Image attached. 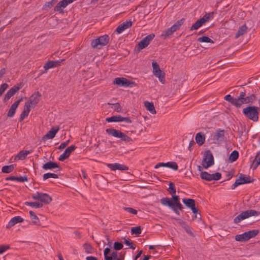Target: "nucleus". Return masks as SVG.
<instances>
[{"instance_id": "f257e3e1", "label": "nucleus", "mask_w": 260, "mask_h": 260, "mask_svg": "<svg viewBox=\"0 0 260 260\" xmlns=\"http://www.w3.org/2000/svg\"><path fill=\"white\" fill-rule=\"evenodd\" d=\"M160 202L162 205L171 209L177 215H180L179 210L182 211L184 208L178 196H172L170 199L163 198L160 199Z\"/></svg>"}, {"instance_id": "f03ea898", "label": "nucleus", "mask_w": 260, "mask_h": 260, "mask_svg": "<svg viewBox=\"0 0 260 260\" xmlns=\"http://www.w3.org/2000/svg\"><path fill=\"white\" fill-rule=\"evenodd\" d=\"M243 114L248 119L257 122L259 118V108L255 106H248L243 109Z\"/></svg>"}, {"instance_id": "7ed1b4c3", "label": "nucleus", "mask_w": 260, "mask_h": 260, "mask_svg": "<svg viewBox=\"0 0 260 260\" xmlns=\"http://www.w3.org/2000/svg\"><path fill=\"white\" fill-rule=\"evenodd\" d=\"M185 21L184 18H182L179 20H178L174 25H173L171 27L168 28L166 30L164 31L161 36L164 38V39H166L167 38H170L172 36L173 34L176 30H178L181 26L183 24Z\"/></svg>"}, {"instance_id": "20e7f679", "label": "nucleus", "mask_w": 260, "mask_h": 260, "mask_svg": "<svg viewBox=\"0 0 260 260\" xmlns=\"http://www.w3.org/2000/svg\"><path fill=\"white\" fill-rule=\"evenodd\" d=\"M260 215V212L255 210L250 209L242 212L234 219L235 223H238L241 220L247 219L251 216Z\"/></svg>"}, {"instance_id": "39448f33", "label": "nucleus", "mask_w": 260, "mask_h": 260, "mask_svg": "<svg viewBox=\"0 0 260 260\" xmlns=\"http://www.w3.org/2000/svg\"><path fill=\"white\" fill-rule=\"evenodd\" d=\"M255 99L256 96L254 94L246 96L245 90L241 91L238 96V108H241L244 104L252 103L255 100Z\"/></svg>"}, {"instance_id": "423d86ee", "label": "nucleus", "mask_w": 260, "mask_h": 260, "mask_svg": "<svg viewBox=\"0 0 260 260\" xmlns=\"http://www.w3.org/2000/svg\"><path fill=\"white\" fill-rule=\"evenodd\" d=\"M109 40V37L108 35H105L93 40L91 41V45L93 48L101 49L102 47L106 45Z\"/></svg>"}, {"instance_id": "0eeeda50", "label": "nucleus", "mask_w": 260, "mask_h": 260, "mask_svg": "<svg viewBox=\"0 0 260 260\" xmlns=\"http://www.w3.org/2000/svg\"><path fill=\"white\" fill-rule=\"evenodd\" d=\"M202 162L205 169H207L214 165V157L210 150L205 152Z\"/></svg>"}, {"instance_id": "6e6552de", "label": "nucleus", "mask_w": 260, "mask_h": 260, "mask_svg": "<svg viewBox=\"0 0 260 260\" xmlns=\"http://www.w3.org/2000/svg\"><path fill=\"white\" fill-rule=\"evenodd\" d=\"M253 181L254 179H251L249 176H246L243 174H240L239 178L237 179L235 182L232 185L231 188L234 189L240 185L251 183L253 182Z\"/></svg>"}, {"instance_id": "1a4fd4ad", "label": "nucleus", "mask_w": 260, "mask_h": 260, "mask_svg": "<svg viewBox=\"0 0 260 260\" xmlns=\"http://www.w3.org/2000/svg\"><path fill=\"white\" fill-rule=\"evenodd\" d=\"M31 198L35 200H38L45 204H49L52 200V198L47 193L37 192L33 194Z\"/></svg>"}, {"instance_id": "9d476101", "label": "nucleus", "mask_w": 260, "mask_h": 260, "mask_svg": "<svg viewBox=\"0 0 260 260\" xmlns=\"http://www.w3.org/2000/svg\"><path fill=\"white\" fill-rule=\"evenodd\" d=\"M152 66L153 68V74L157 78H158L159 80L162 83H165V74L160 69L158 64L155 61H153L152 63Z\"/></svg>"}, {"instance_id": "9b49d317", "label": "nucleus", "mask_w": 260, "mask_h": 260, "mask_svg": "<svg viewBox=\"0 0 260 260\" xmlns=\"http://www.w3.org/2000/svg\"><path fill=\"white\" fill-rule=\"evenodd\" d=\"M154 37L155 35L153 34H151L146 36L138 43L137 47V51L139 52L142 49L147 47Z\"/></svg>"}, {"instance_id": "f8f14e48", "label": "nucleus", "mask_w": 260, "mask_h": 260, "mask_svg": "<svg viewBox=\"0 0 260 260\" xmlns=\"http://www.w3.org/2000/svg\"><path fill=\"white\" fill-rule=\"evenodd\" d=\"M23 85L24 83L23 82H20L10 88L5 95L3 100L4 102L6 103L8 101L12 96L15 94V93L19 91L23 86Z\"/></svg>"}, {"instance_id": "ddd939ff", "label": "nucleus", "mask_w": 260, "mask_h": 260, "mask_svg": "<svg viewBox=\"0 0 260 260\" xmlns=\"http://www.w3.org/2000/svg\"><path fill=\"white\" fill-rule=\"evenodd\" d=\"M213 143L219 144L224 141V130L217 129L212 134Z\"/></svg>"}, {"instance_id": "4468645a", "label": "nucleus", "mask_w": 260, "mask_h": 260, "mask_svg": "<svg viewBox=\"0 0 260 260\" xmlns=\"http://www.w3.org/2000/svg\"><path fill=\"white\" fill-rule=\"evenodd\" d=\"M113 84H116L118 86L124 87H133L134 85H135L134 82L130 81L123 77L116 78L113 81Z\"/></svg>"}, {"instance_id": "2eb2a0df", "label": "nucleus", "mask_w": 260, "mask_h": 260, "mask_svg": "<svg viewBox=\"0 0 260 260\" xmlns=\"http://www.w3.org/2000/svg\"><path fill=\"white\" fill-rule=\"evenodd\" d=\"M182 202L184 205L189 208L193 213H198V209L196 207V201L192 199H183Z\"/></svg>"}, {"instance_id": "dca6fc26", "label": "nucleus", "mask_w": 260, "mask_h": 260, "mask_svg": "<svg viewBox=\"0 0 260 260\" xmlns=\"http://www.w3.org/2000/svg\"><path fill=\"white\" fill-rule=\"evenodd\" d=\"M59 130V126L52 127L51 129L42 137V140L43 141H45L48 139H52L54 138L56 134L58 132Z\"/></svg>"}, {"instance_id": "f3484780", "label": "nucleus", "mask_w": 260, "mask_h": 260, "mask_svg": "<svg viewBox=\"0 0 260 260\" xmlns=\"http://www.w3.org/2000/svg\"><path fill=\"white\" fill-rule=\"evenodd\" d=\"M41 96V95L39 91L36 92L30 96L29 100L25 103L35 107L39 102Z\"/></svg>"}, {"instance_id": "a211bd4d", "label": "nucleus", "mask_w": 260, "mask_h": 260, "mask_svg": "<svg viewBox=\"0 0 260 260\" xmlns=\"http://www.w3.org/2000/svg\"><path fill=\"white\" fill-rule=\"evenodd\" d=\"M76 147L75 145H72L68 147L64 152L59 157L58 160L60 161H63L67 159L71 153L75 150Z\"/></svg>"}, {"instance_id": "6ab92c4d", "label": "nucleus", "mask_w": 260, "mask_h": 260, "mask_svg": "<svg viewBox=\"0 0 260 260\" xmlns=\"http://www.w3.org/2000/svg\"><path fill=\"white\" fill-rule=\"evenodd\" d=\"M132 21L130 20L123 22L122 24L118 26L116 29L115 31L117 32V34L121 33L125 29L131 27L132 25Z\"/></svg>"}, {"instance_id": "aec40b11", "label": "nucleus", "mask_w": 260, "mask_h": 260, "mask_svg": "<svg viewBox=\"0 0 260 260\" xmlns=\"http://www.w3.org/2000/svg\"><path fill=\"white\" fill-rule=\"evenodd\" d=\"M22 101V98H20L18 100L15 102L11 106L10 109H9L8 114L7 116L9 117H12L14 116L16 110L17 108H18V106H19L20 103Z\"/></svg>"}, {"instance_id": "412c9836", "label": "nucleus", "mask_w": 260, "mask_h": 260, "mask_svg": "<svg viewBox=\"0 0 260 260\" xmlns=\"http://www.w3.org/2000/svg\"><path fill=\"white\" fill-rule=\"evenodd\" d=\"M107 166L109 168H110L113 171H115L116 170L126 171L128 170V167H127L126 166L121 165L118 163L108 164Z\"/></svg>"}, {"instance_id": "4be33fe9", "label": "nucleus", "mask_w": 260, "mask_h": 260, "mask_svg": "<svg viewBox=\"0 0 260 260\" xmlns=\"http://www.w3.org/2000/svg\"><path fill=\"white\" fill-rule=\"evenodd\" d=\"M64 59H61L60 61L56 60H50L46 62L44 66V68L45 70H47L49 69L53 68L54 67H58L60 66V62L63 61Z\"/></svg>"}, {"instance_id": "5701e85b", "label": "nucleus", "mask_w": 260, "mask_h": 260, "mask_svg": "<svg viewBox=\"0 0 260 260\" xmlns=\"http://www.w3.org/2000/svg\"><path fill=\"white\" fill-rule=\"evenodd\" d=\"M23 218L19 216H15L10 220V221L8 222V224L7 225L6 228L7 229H10L15 225L16 223L23 222Z\"/></svg>"}, {"instance_id": "b1692460", "label": "nucleus", "mask_w": 260, "mask_h": 260, "mask_svg": "<svg viewBox=\"0 0 260 260\" xmlns=\"http://www.w3.org/2000/svg\"><path fill=\"white\" fill-rule=\"evenodd\" d=\"M106 132L109 135H111L115 138L119 139H120L122 134V132L114 128H107L106 129Z\"/></svg>"}, {"instance_id": "393cba45", "label": "nucleus", "mask_w": 260, "mask_h": 260, "mask_svg": "<svg viewBox=\"0 0 260 260\" xmlns=\"http://www.w3.org/2000/svg\"><path fill=\"white\" fill-rule=\"evenodd\" d=\"M106 132L109 135H111L115 138L119 139H120L122 134V132L114 128H107L106 129Z\"/></svg>"}, {"instance_id": "a878e982", "label": "nucleus", "mask_w": 260, "mask_h": 260, "mask_svg": "<svg viewBox=\"0 0 260 260\" xmlns=\"http://www.w3.org/2000/svg\"><path fill=\"white\" fill-rule=\"evenodd\" d=\"M30 106L28 105V104L25 103L24 106V109L22 113L20 114V118H19V121H22L24 120V119L27 117L28 115V114L30 111Z\"/></svg>"}, {"instance_id": "bb28decb", "label": "nucleus", "mask_w": 260, "mask_h": 260, "mask_svg": "<svg viewBox=\"0 0 260 260\" xmlns=\"http://www.w3.org/2000/svg\"><path fill=\"white\" fill-rule=\"evenodd\" d=\"M195 140L199 146L203 145L205 142V134L202 132L197 133L195 137Z\"/></svg>"}, {"instance_id": "cd10ccee", "label": "nucleus", "mask_w": 260, "mask_h": 260, "mask_svg": "<svg viewBox=\"0 0 260 260\" xmlns=\"http://www.w3.org/2000/svg\"><path fill=\"white\" fill-rule=\"evenodd\" d=\"M43 169L45 170H52L56 168H59L58 164L55 162L49 161L44 164L42 167Z\"/></svg>"}, {"instance_id": "c85d7f7f", "label": "nucleus", "mask_w": 260, "mask_h": 260, "mask_svg": "<svg viewBox=\"0 0 260 260\" xmlns=\"http://www.w3.org/2000/svg\"><path fill=\"white\" fill-rule=\"evenodd\" d=\"M176 220H179V224L184 229L186 233L189 234L190 236L194 237V235L192 232V228L190 227L188 225L186 224L185 222L180 220L178 219H175Z\"/></svg>"}, {"instance_id": "c756f323", "label": "nucleus", "mask_w": 260, "mask_h": 260, "mask_svg": "<svg viewBox=\"0 0 260 260\" xmlns=\"http://www.w3.org/2000/svg\"><path fill=\"white\" fill-rule=\"evenodd\" d=\"M224 99L230 102L237 108H238V96L237 98H234L230 94H227L224 96Z\"/></svg>"}, {"instance_id": "7c9ffc66", "label": "nucleus", "mask_w": 260, "mask_h": 260, "mask_svg": "<svg viewBox=\"0 0 260 260\" xmlns=\"http://www.w3.org/2000/svg\"><path fill=\"white\" fill-rule=\"evenodd\" d=\"M144 105L147 109L151 113L154 114H156V112L155 109L154 104L152 102H149L148 101L144 102Z\"/></svg>"}, {"instance_id": "2f4dec72", "label": "nucleus", "mask_w": 260, "mask_h": 260, "mask_svg": "<svg viewBox=\"0 0 260 260\" xmlns=\"http://www.w3.org/2000/svg\"><path fill=\"white\" fill-rule=\"evenodd\" d=\"M260 164V151L257 153L254 159L252 161L251 165V168L253 170L256 169Z\"/></svg>"}, {"instance_id": "473e14b6", "label": "nucleus", "mask_w": 260, "mask_h": 260, "mask_svg": "<svg viewBox=\"0 0 260 260\" xmlns=\"http://www.w3.org/2000/svg\"><path fill=\"white\" fill-rule=\"evenodd\" d=\"M31 152V151L29 150L20 151L16 156L15 159H16L17 158H18L19 159L23 160L26 157L28 154L30 153Z\"/></svg>"}, {"instance_id": "72a5a7b5", "label": "nucleus", "mask_w": 260, "mask_h": 260, "mask_svg": "<svg viewBox=\"0 0 260 260\" xmlns=\"http://www.w3.org/2000/svg\"><path fill=\"white\" fill-rule=\"evenodd\" d=\"M247 27L246 24H244L239 27L237 33L236 34L235 38H238L240 36L243 35L247 31Z\"/></svg>"}, {"instance_id": "f704fd0d", "label": "nucleus", "mask_w": 260, "mask_h": 260, "mask_svg": "<svg viewBox=\"0 0 260 260\" xmlns=\"http://www.w3.org/2000/svg\"><path fill=\"white\" fill-rule=\"evenodd\" d=\"M106 121L108 122H117L121 121V116L116 115L107 117Z\"/></svg>"}, {"instance_id": "c9c22d12", "label": "nucleus", "mask_w": 260, "mask_h": 260, "mask_svg": "<svg viewBox=\"0 0 260 260\" xmlns=\"http://www.w3.org/2000/svg\"><path fill=\"white\" fill-rule=\"evenodd\" d=\"M29 213L32 219V224L35 225H40V220L35 213L32 211H30Z\"/></svg>"}, {"instance_id": "e433bc0d", "label": "nucleus", "mask_w": 260, "mask_h": 260, "mask_svg": "<svg viewBox=\"0 0 260 260\" xmlns=\"http://www.w3.org/2000/svg\"><path fill=\"white\" fill-rule=\"evenodd\" d=\"M16 165L13 164L9 166H3L2 168V172L4 173H9L14 170V167Z\"/></svg>"}, {"instance_id": "4c0bfd02", "label": "nucleus", "mask_w": 260, "mask_h": 260, "mask_svg": "<svg viewBox=\"0 0 260 260\" xmlns=\"http://www.w3.org/2000/svg\"><path fill=\"white\" fill-rule=\"evenodd\" d=\"M239 157V152L237 150H234L230 155L229 159L231 162H233L237 160Z\"/></svg>"}, {"instance_id": "58836bf2", "label": "nucleus", "mask_w": 260, "mask_h": 260, "mask_svg": "<svg viewBox=\"0 0 260 260\" xmlns=\"http://www.w3.org/2000/svg\"><path fill=\"white\" fill-rule=\"evenodd\" d=\"M235 240L239 242H245L248 241V238H247V235L246 232L240 234V235H237L235 236Z\"/></svg>"}, {"instance_id": "ea45409f", "label": "nucleus", "mask_w": 260, "mask_h": 260, "mask_svg": "<svg viewBox=\"0 0 260 260\" xmlns=\"http://www.w3.org/2000/svg\"><path fill=\"white\" fill-rule=\"evenodd\" d=\"M259 231L258 230H253L249 231L246 232L247 238H248V240L250 239L255 237L256 235L259 233Z\"/></svg>"}, {"instance_id": "a19ab883", "label": "nucleus", "mask_w": 260, "mask_h": 260, "mask_svg": "<svg viewBox=\"0 0 260 260\" xmlns=\"http://www.w3.org/2000/svg\"><path fill=\"white\" fill-rule=\"evenodd\" d=\"M200 177L203 180H205L208 181H211V174L208 173L207 172H201L200 174Z\"/></svg>"}, {"instance_id": "79ce46f5", "label": "nucleus", "mask_w": 260, "mask_h": 260, "mask_svg": "<svg viewBox=\"0 0 260 260\" xmlns=\"http://www.w3.org/2000/svg\"><path fill=\"white\" fill-rule=\"evenodd\" d=\"M25 205L26 206H29L31 207H34L36 208H42L43 206V204L39 202H25Z\"/></svg>"}, {"instance_id": "37998d69", "label": "nucleus", "mask_w": 260, "mask_h": 260, "mask_svg": "<svg viewBox=\"0 0 260 260\" xmlns=\"http://www.w3.org/2000/svg\"><path fill=\"white\" fill-rule=\"evenodd\" d=\"M57 2V0H51V1L46 2L43 6V9L48 10L51 9Z\"/></svg>"}, {"instance_id": "c03bdc74", "label": "nucleus", "mask_w": 260, "mask_h": 260, "mask_svg": "<svg viewBox=\"0 0 260 260\" xmlns=\"http://www.w3.org/2000/svg\"><path fill=\"white\" fill-rule=\"evenodd\" d=\"M168 191L171 194H172V196H176L175 194L176 192V187L175 184L173 182L169 183V187L168 189Z\"/></svg>"}, {"instance_id": "a18cd8bd", "label": "nucleus", "mask_w": 260, "mask_h": 260, "mask_svg": "<svg viewBox=\"0 0 260 260\" xmlns=\"http://www.w3.org/2000/svg\"><path fill=\"white\" fill-rule=\"evenodd\" d=\"M83 247H84L85 252L87 253H93V247L91 245L88 243H85L83 245Z\"/></svg>"}, {"instance_id": "49530a36", "label": "nucleus", "mask_w": 260, "mask_h": 260, "mask_svg": "<svg viewBox=\"0 0 260 260\" xmlns=\"http://www.w3.org/2000/svg\"><path fill=\"white\" fill-rule=\"evenodd\" d=\"M198 41L204 43H213L214 41L207 36H202L198 39Z\"/></svg>"}, {"instance_id": "de8ad7c7", "label": "nucleus", "mask_w": 260, "mask_h": 260, "mask_svg": "<svg viewBox=\"0 0 260 260\" xmlns=\"http://www.w3.org/2000/svg\"><path fill=\"white\" fill-rule=\"evenodd\" d=\"M167 167L171 168L174 171H177L178 169V166L176 162L174 161H169L166 162Z\"/></svg>"}, {"instance_id": "09e8293b", "label": "nucleus", "mask_w": 260, "mask_h": 260, "mask_svg": "<svg viewBox=\"0 0 260 260\" xmlns=\"http://www.w3.org/2000/svg\"><path fill=\"white\" fill-rule=\"evenodd\" d=\"M214 14V12H212L211 13H206L202 18L203 19H204L205 22H208L209 20L212 19L213 18Z\"/></svg>"}, {"instance_id": "8fccbe9b", "label": "nucleus", "mask_w": 260, "mask_h": 260, "mask_svg": "<svg viewBox=\"0 0 260 260\" xmlns=\"http://www.w3.org/2000/svg\"><path fill=\"white\" fill-rule=\"evenodd\" d=\"M141 233V226H135L133 227L131 229V234L132 235H139Z\"/></svg>"}, {"instance_id": "3c124183", "label": "nucleus", "mask_w": 260, "mask_h": 260, "mask_svg": "<svg viewBox=\"0 0 260 260\" xmlns=\"http://www.w3.org/2000/svg\"><path fill=\"white\" fill-rule=\"evenodd\" d=\"M49 178H58V176L57 174L52 173H47L43 175V180H46Z\"/></svg>"}, {"instance_id": "603ef678", "label": "nucleus", "mask_w": 260, "mask_h": 260, "mask_svg": "<svg viewBox=\"0 0 260 260\" xmlns=\"http://www.w3.org/2000/svg\"><path fill=\"white\" fill-rule=\"evenodd\" d=\"M118 253L116 251H113L112 252L110 255L108 256V257L106 258V260H115L118 258L119 255H118Z\"/></svg>"}, {"instance_id": "864d4df0", "label": "nucleus", "mask_w": 260, "mask_h": 260, "mask_svg": "<svg viewBox=\"0 0 260 260\" xmlns=\"http://www.w3.org/2000/svg\"><path fill=\"white\" fill-rule=\"evenodd\" d=\"M123 247V243L119 242H115L113 244V249L117 251L122 249Z\"/></svg>"}, {"instance_id": "5fc2aeb1", "label": "nucleus", "mask_w": 260, "mask_h": 260, "mask_svg": "<svg viewBox=\"0 0 260 260\" xmlns=\"http://www.w3.org/2000/svg\"><path fill=\"white\" fill-rule=\"evenodd\" d=\"M221 174L219 172H216L214 174H211V181L215 180L217 181L221 179Z\"/></svg>"}, {"instance_id": "6e6d98bb", "label": "nucleus", "mask_w": 260, "mask_h": 260, "mask_svg": "<svg viewBox=\"0 0 260 260\" xmlns=\"http://www.w3.org/2000/svg\"><path fill=\"white\" fill-rule=\"evenodd\" d=\"M122 136H121L120 140L121 141H123L126 142H133L132 139L125 135L124 133H122Z\"/></svg>"}, {"instance_id": "4d7b16f0", "label": "nucleus", "mask_w": 260, "mask_h": 260, "mask_svg": "<svg viewBox=\"0 0 260 260\" xmlns=\"http://www.w3.org/2000/svg\"><path fill=\"white\" fill-rule=\"evenodd\" d=\"M113 105V109L114 111L117 112H120L122 110V107L118 103H116L115 104H112Z\"/></svg>"}, {"instance_id": "13d9d810", "label": "nucleus", "mask_w": 260, "mask_h": 260, "mask_svg": "<svg viewBox=\"0 0 260 260\" xmlns=\"http://www.w3.org/2000/svg\"><path fill=\"white\" fill-rule=\"evenodd\" d=\"M124 243L128 246L131 248L133 249H135V246H134L133 243L131 242V240L129 239H124Z\"/></svg>"}, {"instance_id": "bf43d9fd", "label": "nucleus", "mask_w": 260, "mask_h": 260, "mask_svg": "<svg viewBox=\"0 0 260 260\" xmlns=\"http://www.w3.org/2000/svg\"><path fill=\"white\" fill-rule=\"evenodd\" d=\"M123 209L125 211H126L130 213L133 214H137V210L131 208V207H124Z\"/></svg>"}, {"instance_id": "052dcab7", "label": "nucleus", "mask_w": 260, "mask_h": 260, "mask_svg": "<svg viewBox=\"0 0 260 260\" xmlns=\"http://www.w3.org/2000/svg\"><path fill=\"white\" fill-rule=\"evenodd\" d=\"M8 87V84L7 83H3L1 85L0 87V94L2 95L3 92L7 89Z\"/></svg>"}, {"instance_id": "680f3d73", "label": "nucleus", "mask_w": 260, "mask_h": 260, "mask_svg": "<svg viewBox=\"0 0 260 260\" xmlns=\"http://www.w3.org/2000/svg\"><path fill=\"white\" fill-rule=\"evenodd\" d=\"M110 252L111 249L110 248V247H106L105 248L104 250V255L105 260H106V258L108 257V254L110 253Z\"/></svg>"}, {"instance_id": "e2e57ef3", "label": "nucleus", "mask_w": 260, "mask_h": 260, "mask_svg": "<svg viewBox=\"0 0 260 260\" xmlns=\"http://www.w3.org/2000/svg\"><path fill=\"white\" fill-rule=\"evenodd\" d=\"M201 25L197 20L190 27V30H196L198 29Z\"/></svg>"}, {"instance_id": "0e129e2a", "label": "nucleus", "mask_w": 260, "mask_h": 260, "mask_svg": "<svg viewBox=\"0 0 260 260\" xmlns=\"http://www.w3.org/2000/svg\"><path fill=\"white\" fill-rule=\"evenodd\" d=\"M9 248L10 247L9 245H0V254H2Z\"/></svg>"}, {"instance_id": "69168bd1", "label": "nucleus", "mask_w": 260, "mask_h": 260, "mask_svg": "<svg viewBox=\"0 0 260 260\" xmlns=\"http://www.w3.org/2000/svg\"><path fill=\"white\" fill-rule=\"evenodd\" d=\"M70 142V140H68V141H67L66 142H63V143H62L60 146H59L58 147V149H60V150H62L64 148H66V147L68 145L69 143Z\"/></svg>"}, {"instance_id": "338daca9", "label": "nucleus", "mask_w": 260, "mask_h": 260, "mask_svg": "<svg viewBox=\"0 0 260 260\" xmlns=\"http://www.w3.org/2000/svg\"><path fill=\"white\" fill-rule=\"evenodd\" d=\"M28 180V178L26 176H24L23 177H18V180L17 181L21 182H24L25 181H27Z\"/></svg>"}, {"instance_id": "774afa93", "label": "nucleus", "mask_w": 260, "mask_h": 260, "mask_svg": "<svg viewBox=\"0 0 260 260\" xmlns=\"http://www.w3.org/2000/svg\"><path fill=\"white\" fill-rule=\"evenodd\" d=\"M125 252H121L119 253V257L115 260H124Z\"/></svg>"}]
</instances>
